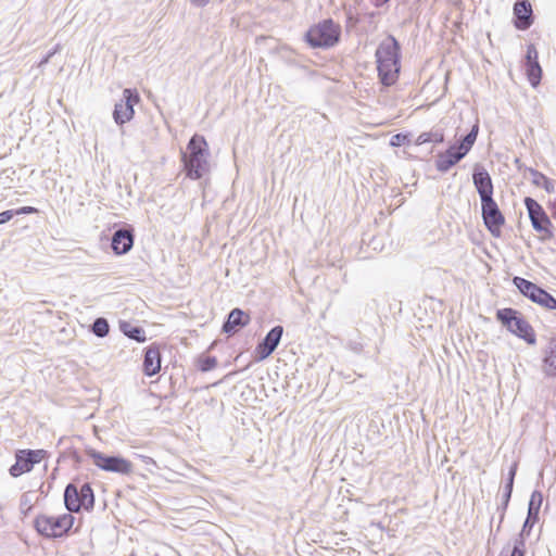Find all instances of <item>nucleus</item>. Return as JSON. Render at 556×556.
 Here are the masks:
<instances>
[{
	"mask_svg": "<svg viewBox=\"0 0 556 556\" xmlns=\"http://www.w3.org/2000/svg\"><path fill=\"white\" fill-rule=\"evenodd\" d=\"M377 70L380 83L383 86H392L399 78L401 70V45L396 38L389 35L376 50Z\"/></svg>",
	"mask_w": 556,
	"mask_h": 556,
	"instance_id": "obj_1",
	"label": "nucleus"
},
{
	"mask_svg": "<svg viewBox=\"0 0 556 556\" xmlns=\"http://www.w3.org/2000/svg\"><path fill=\"white\" fill-rule=\"evenodd\" d=\"M181 162L186 177L199 180L210 170L208 144L203 136L193 135L185 151H181Z\"/></svg>",
	"mask_w": 556,
	"mask_h": 556,
	"instance_id": "obj_2",
	"label": "nucleus"
},
{
	"mask_svg": "<svg viewBox=\"0 0 556 556\" xmlns=\"http://www.w3.org/2000/svg\"><path fill=\"white\" fill-rule=\"evenodd\" d=\"M479 134V122L472 125L469 132L462 136L459 140L451 144L444 152H439L435 156V168L440 173H447L456 166L471 150Z\"/></svg>",
	"mask_w": 556,
	"mask_h": 556,
	"instance_id": "obj_3",
	"label": "nucleus"
},
{
	"mask_svg": "<svg viewBox=\"0 0 556 556\" xmlns=\"http://www.w3.org/2000/svg\"><path fill=\"white\" fill-rule=\"evenodd\" d=\"M341 37V26L332 18H326L308 28L305 41L312 48L329 49L334 47Z\"/></svg>",
	"mask_w": 556,
	"mask_h": 556,
	"instance_id": "obj_4",
	"label": "nucleus"
},
{
	"mask_svg": "<svg viewBox=\"0 0 556 556\" xmlns=\"http://www.w3.org/2000/svg\"><path fill=\"white\" fill-rule=\"evenodd\" d=\"M496 319L511 333L528 344L536 342L535 332L523 315L515 308L506 307L496 311Z\"/></svg>",
	"mask_w": 556,
	"mask_h": 556,
	"instance_id": "obj_5",
	"label": "nucleus"
},
{
	"mask_svg": "<svg viewBox=\"0 0 556 556\" xmlns=\"http://www.w3.org/2000/svg\"><path fill=\"white\" fill-rule=\"evenodd\" d=\"M75 518L71 514L60 516L39 515L34 520L37 532L47 538H59L66 534L74 525Z\"/></svg>",
	"mask_w": 556,
	"mask_h": 556,
	"instance_id": "obj_6",
	"label": "nucleus"
},
{
	"mask_svg": "<svg viewBox=\"0 0 556 556\" xmlns=\"http://www.w3.org/2000/svg\"><path fill=\"white\" fill-rule=\"evenodd\" d=\"M64 505L70 513H78L81 508L92 510L94 494L90 483H84L80 489L68 483L64 490Z\"/></svg>",
	"mask_w": 556,
	"mask_h": 556,
	"instance_id": "obj_7",
	"label": "nucleus"
},
{
	"mask_svg": "<svg viewBox=\"0 0 556 556\" xmlns=\"http://www.w3.org/2000/svg\"><path fill=\"white\" fill-rule=\"evenodd\" d=\"M85 453L103 471L118 475H129L132 471L131 462L119 455H108L92 447H87Z\"/></svg>",
	"mask_w": 556,
	"mask_h": 556,
	"instance_id": "obj_8",
	"label": "nucleus"
},
{
	"mask_svg": "<svg viewBox=\"0 0 556 556\" xmlns=\"http://www.w3.org/2000/svg\"><path fill=\"white\" fill-rule=\"evenodd\" d=\"M513 285L523 296L528 298L533 303H536L538 305L549 311L556 309L555 296L534 282L522 277L515 276L513 278Z\"/></svg>",
	"mask_w": 556,
	"mask_h": 556,
	"instance_id": "obj_9",
	"label": "nucleus"
},
{
	"mask_svg": "<svg viewBox=\"0 0 556 556\" xmlns=\"http://www.w3.org/2000/svg\"><path fill=\"white\" fill-rule=\"evenodd\" d=\"M523 202L533 229L541 233V240L552 239L553 225L542 205L530 197H526Z\"/></svg>",
	"mask_w": 556,
	"mask_h": 556,
	"instance_id": "obj_10",
	"label": "nucleus"
},
{
	"mask_svg": "<svg viewBox=\"0 0 556 556\" xmlns=\"http://www.w3.org/2000/svg\"><path fill=\"white\" fill-rule=\"evenodd\" d=\"M47 454L45 450H17L15 452V463L9 469L10 475L17 478L29 472Z\"/></svg>",
	"mask_w": 556,
	"mask_h": 556,
	"instance_id": "obj_11",
	"label": "nucleus"
},
{
	"mask_svg": "<svg viewBox=\"0 0 556 556\" xmlns=\"http://www.w3.org/2000/svg\"><path fill=\"white\" fill-rule=\"evenodd\" d=\"M140 101V96L136 89L126 88L119 102L115 103L113 111L114 122L122 126L132 119L135 115L134 105Z\"/></svg>",
	"mask_w": 556,
	"mask_h": 556,
	"instance_id": "obj_12",
	"label": "nucleus"
},
{
	"mask_svg": "<svg viewBox=\"0 0 556 556\" xmlns=\"http://www.w3.org/2000/svg\"><path fill=\"white\" fill-rule=\"evenodd\" d=\"M481 215L485 228L492 236L498 237L501 228L505 223V217L493 198L481 201Z\"/></svg>",
	"mask_w": 556,
	"mask_h": 556,
	"instance_id": "obj_13",
	"label": "nucleus"
},
{
	"mask_svg": "<svg viewBox=\"0 0 556 556\" xmlns=\"http://www.w3.org/2000/svg\"><path fill=\"white\" fill-rule=\"evenodd\" d=\"M472 184L480 197V201H485L493 198V181L491 175L482 164L477 163L473 166Z\"/></svg>",
	"mask_w": 556,
	"mask_h": 556,
	"instance_id": "obj_14",
	"label": "nucleus"
},
{
	"mask_svg": "<svg viewBox=\"0 0 556 556\" xmlns=\"http://www.w3.org/2000/svg\"><path fill=\"white\" fill-rule=\"evenodd\" d=\"M283 334V327L277 325L273 327L260 341L255 348V355L257 361H264L269 357L280 343Z\"/></svg>",
	"mask_w": 556,
	"mask_h": 556,
	"instance_id": "obj_15",
	"label": "nucleus"
},
{
	"mask_svg": "<svg viewBox=\"0 0 556 556\" xmlns=\"http://www.w3.org/2000/svg\"><path fill=\"white\" fill-rule=\"evenodd\" d=\"M543 503V494L540 491H533L528 504L527 518L522 525L521 531L516 539L526 541V536L530 535L533 526L539 521V513Z\"/></svg>",
	"mask_w": 556,
	"mask_h": 556,
	"instance_id": "obj_16",
	"label": "nucleus"
},
{
	"mask_svg": "<svg viewBox=\"0 0 556 556\" xmlns=\"http://www.w3.org/2000/svg\"><path fill=\"white\" fill-rule=\"evenodd\" d=\"M134 240V229L131 226L127 225L113 232L111 248L116 255H123L131 250Z\"/></svg>",
	"mask_w": 556,
	"mask_h": 556,
	"instance_id": "obj_17",
	"label": "nucleus"
},
{
	"mask_svg": "<svg viewBox=\"0 0 556 556\" xmlns=\"http://www.w3.org/2000/svg\"><path fill=\"white\" fill-rule=\"evenodd\" d=\"M525 67L530 84L536 87L542 78V68L539 63V52L533 43L527 48Z\"/></svg>",
	"mask_w": 556,
	"mask_h": 556,
	"instance_id": "obj_18",
	"label": "nucleus"
},
{
	"mask_svg": "<svg viewBox=\"0 0 556 556\" xmlns=\"http://www.w3.org/2000/svg\"><path fill=\"white\" fill-rule=\"evenodd\" d=\"M161 351L157 343H152L144 349L142 369L146 376L152 377L161 370Z\"/></svg>",
	"mask_w": 556,
	"mask_h": 556,
	"instance_id": "obj_19",
	"label": "nucleus"
},
{
	"mask_svg": "<svg viewBox=\"0 0 556 556\" xmlns=\"http://www.w3.org/2000/svg\"><path fill=\"white\" fill-rule=\"evenodd\" d=\"M250 320L249 314L236 307L229 312L227 319L223 324L222 331L228 336H232L244 328Z\"/></svg>",
	"mask_w": 556,
	"mask_h": 556,
	"instance_id": "obj_20",
	"label": "nucleus"
},
{
	"mask_svg": "<svg viewBox=\"0 0 556 556\" xmlns=\"http://www.w3.org/2000/svg\"><path fill=\"white\" fill-rule=\"evenodd\" d=\"M514 25L519 30H527L533 24V11L529 1L518 0L514 4Z\"/></svg>",
	"mask_w": 556,
	"mask_h": 556,
	"instance_id": "obj_21",
	"label": "nucleus"
},
{
	"mask_svg": "<svg viewBox=\"0 0 556 556\" xmlns=\"http://www.w3.org/2000/svg\"><path fill=\"white\" fill-rule=\"evenodd\" d=\"M542 369L547 377H556V338L551 339L544 350Z\"/></svg>",
	"mask_w": 556,
	"mask_h": 556,
	"instance_id": "obj_22",
	"label": "nucleus"
},
{
	"mask_svg": "<svg viewBox=\"0 0 556 556\" xmlns=\"http://www.w3.org/2000/svg\"><path fill=\"white\" fill-rule=\"evenodd\" d=\"M442 143L444 142V130L440 126L432 127L429 131L421 132L415 140L416 146L425 143Z\"/></svg>",
	"mask_w": 556,
	"mask_h": 556,
	"instance_id": "obj_23",
	"label": "nucleus"
},
{
	"mask_svg": "<svg viewBox=\"0 0 556 556\" xmlns=\"http://www.w3.org/2000/svg\"><path fill=\"white\" fill-rule=\"evenodd\" d=\"M119 329L127 338L132 339L139 343L146 342V331L141 326L134 325L129 321H121Z\"/></svg>",
	"mask_w": 556,
	"mask_h": 556,
	"instance_id": "obj_24",
	"label": "nucleus"
},
{
	"mask_svg": "<svg viewBox=\"0 0 556 556\" xmlns=\"http://www.w3.org/2000/svg\"><path fill=\"white\" fill-rule=\"evenodd\" d=\"M530 175L532 176V184L542 187L545 189L546 192L552 193L554 192V181L549 179L547 176L542 174L541 172L534 169V168H528Z\"/></svg>",
	"mask_w": 556,
	"mask_h": 556,
	"instance_id": "obj_25",
	"label": "nucleus"
},
{
	"mask_svg": "<svg viewBox=\"0 0 556 556\" xmlns=\"http://www.w3.org/2000/svg\"><path fill=\"white\" fill-rule=\"evenodd\" d=\"M91 331L98 338H104L110 332V325L106 318L98 317L91 325Z\"/></svg>",
	"mask_w": 556,
	"mask_h": 556,
	"instance_id": "obj_26",
	"label": "nucleus"
},
{
	"mask_svg": "<svg viewBox=\"0 0 556 556\" xmlns=\"http://www.w3.org/2000/svg\"><path fill=\"white\" fill-rule=\"evenodd\" d=\"M525 554H526L525 540L515 539L513 548L509 552H506L504 548L500 553L498 556H525Z\"/></svg>",
	"mask_w": 556,
	"mask_h": 556,
	"instance_id": "obj_27",
	"label": "nucleus"
},
{
	"mask_svg": "<svg viewBox=\"0 0 556 556\" xmlns=\"http://www.w3.org/2000/svg\"><path fill=\"white\" fill-rule=\"evenodd\" d=\"M216 366L217 359L215 356H201L198 364L199 369L203 372L211 371Z\"/></svg>",
	"mask_w": 556,
	"mask_h": 556,
	"instance_id": "obj_28",
	"label": "nucleus"
},
{
	"mask_svg": "<svg viewBox=\"0 0 556 556\" xmlns=\"http://www.w3.org/2000/svg\"><path fill=\"white\" fill-rule=\"evenodd\" d=\"M510 498H511V493L503 492L502 498H501V504L497 506V510L500 511V521H498L497 530H500L501 523L503 522V520L505 518V513L509 505Z\"/></svg>",
	"mask_w": 556,
	"mask_h": 556,
	"instance_id": "obj_29",
	"label": "nucleus"
},
{
	"mask_svg": "<svg viewBox=\"0 0 556 556\" xmlns=\"http://www.w3.org/2000/svg\"><path fill=\"white\" fill-rule=\"evenodd\" d=\"M33 507V504H31V500L29 498L28 494L25 493L21 496V502H20V509L21 511L24 514V515H27L28 511L31 509Z\"/></svg>",
	"mask_w": 556,
	"mask_h": 556,
	"instance_id": "obj_30",
	"label": "nucleus"
},
{
	"mask_svg": "<svg viewBox=\"0 0 556 556\" xmlns=\"http://www.w3.org/2000/svg\"><path fill=\"white\" fill-rule=\"evenodd\" d=\"M406 141H408V135L407 134H396L391 138V146L393 147H400L402 144H405Z\"/></svg>",
	"mask_w": 556,
	"mask_h": 556,
	"instance_id": "obj_31",
	"label": "nucleus"
},
{
	"mask_svg": "<svg viewBox=\"0 0 556 556\" xmlns=\"http://www.w3.org/2000/svg\"><path fill=\"white\" fill-rule=\"evenodd\" d=\"M14 216L16 215H30L38 213V210L34 206H22L17 210H13Z\"/></svg>",
	"mask_w": 556,
	"mask_h": 556,
	"instance_id": "obj_32",
	"label": "nucleus"
},
{
	"mask_svg": "<svg viewBox=\"0 0 556 556\" xmlns=\"http://www.w3.org/2000/svg\"><path fill=\"white\" fill-rule=\"evenodd\" d=\"M358 23V17L355 16L351 11L346 13V29L353 28Z\"/></svg>",
	"mask_w": 556,
	"mask_h": 556,
	"instance_id": "obj_33",
	"label": "nucleus"
},
{
	"mask_svg": "<svg viewBox=\"0 0 556 556\" xmlns=\"http://www.w3.org/2000/svg\"><path fill=\"white\" fill-rule=\"evenodd\" d=\"M14 217L13 210H7L0 213V225L10 222Z\"/></svg>",
	"mask_w": 556,
	"mask_h": 556,
	"instance_id": "obj_34",
	"label": "nucleus"
},
{
	"mask_svg": "<svg viewBox=\"0 0 556 556\" xmlns=\"http://www.w3.org/2000/svg\"><path fill=\"white\" fill-rule=\"evenodd\" d=\"M517 469H518V464L517 463H513L510 468H509V471H508V475H507V479L515 480V477H516V473H517Z\"/></svg>",
	"mask_w": 556,
	"mask_h": 556,
	"instance_id": "obj_35",
	"label": "nucleus"
},
{
	"mask_svg": "<svg viewBox=\"0 0 556 556\" xmlns=\"http://www.w3.org/2000/svg\"><path fill=\"white\" fill-rule=\"evenodd\" d=\"M71 457L76 465H81L84 463L83 456L76 451L72 453Z\"/></svg>",
	"mask_w": 556,
	"mask_h": 556,
	"instance_id": "obj_36",
	"label": "nucleus"
},
{
	"mask_svg": "<svg viewBox=\"0 0 556 556\" xmlns=\"http://www.w3.org/2000/svg\"><path fill=\"white\" fill-rule=\"evenodd\" d=\"M514 482H515V480L506 478V483H505V486H504V492H508V493L513 494Z\"/></svg>",
	"mask_w": 556,
	"mask_h": 556,
	"instance_id": "obj_37",
	"label": "nucleus"
},
{
	"mask_svg": "<svg viewBox=\"0 0 556 556\" xmlns=\"http://www.w3.org/2000/svg\"><path fill=\"white\" fill-rule=\"evenodd\" d=\"M190 3L197 8H203L210 3V0H190Z\"/></svg>",
	"mask_w": 556,
	"mask_h": 556,
	"instance_id": "obj_38",
	"label": "nucleus"
},
{
	"mask_svg": "<svg viewBox=\"0 0 556 556\" xmlns=\"http://www.w3.org/2000/svg\"><path fill=\"white\" fill-rule=\"evenodd\" d=\"M389 1L390 0H374V5L376 8H380V7L384 5V4H387Z\"/></svg>",
	"mask_w": 556,
	"mask_h": 556,
	"instance_id": "obj_39",
	"label": "nucleus"
},
{
	"mask_svg": "<svg viewBox=\"0 0 556 556\" xmlns=\"http://www.w3.org/2000/svg\"><path fill=\"white\" fill-rule=\"evenodd\" d=\"M49 61H50V55H47V54H46V55L43 56V59L39 62V66L41 67V66L47 65V64L49 63Z\"/></svg>",
	"mask_w": 556,
	"mask_h": 556,
	"instance_id": "obj_40",
	"label": "nucleus"
},
{
	"mask_svg": "<svg viewBox=\"0 0 556 556\" xmlns=\"http://www.w3.org/2000/svg\"><path fill=\"white\" fill-rule=\"evenodd\" d=\"M552 216L556 219V200L551 203Z\"/></svg>",
	"mask_w": 556,
	"mask_h": 556,
	"instance_id": "obj_41",
	"label": "nucleus"
},
{
	"mask_svg": "<svg viewBox=\"0 0 556 556\" xmlns=\"http://www.w3.org/2000/svg\"><path fill=\"white\" fill-rule=\"evenodd\" d=\"M52 50L54 53H58L61 50V45L58 43Z\"/></svg>",
	"mask_w": 556,
	"mask_h": 556,
	"instance_id": "obj_42",
	"label": "nucleus"
},
{
	"mask_svg": "<svg viewBox=\"0 0 556 556\" xmlns=\"http://www.w3.org/2000/svg\"><path fill=\"white\" fill-rule=\"evenodd\" d=\"M371 244L374 247V250L378 249V242H376V239H372Z\"/></svg>",
	"mask_w": 556,
	"mask_h": 556,
	"instance_id": "obj_43",
	"label": "nucleus"
},
{
	"mask_svg": "<svg viewBox=\"0 0 556 556\" xmlns=\"http://www.w3.org/2000/svg\"><path fill=\"white\" fill-rule=\"evenodd\" d=\"M55 53L53 52V50H50L47 55H50V59L54 55Z\"/></svg>",
	"mask_w": 556,
	"mask_h": 556,
	"instance_id": "obj_44",
	"label": "nucleus"
},
{
	"mask_svg": "<svg viewBox=\"0 0 556 556\" xmlns=\"http://www.w3.org/2000/svg\"><path fill=\"white\" fill-rule=\"evenodd\" d=\"M369 16H370V17H375V16H376V12H370V13H369Z\"/></svg>",
	"mask_w": 556,
	"mask_h": 556,
	"instance_id": "obj_45",
	"label": "nucleus"
}]
</instances>
